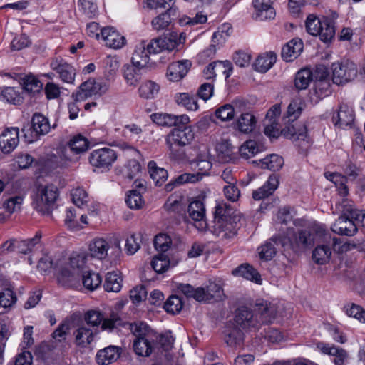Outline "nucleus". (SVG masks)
Returning a JSON list of instances; mask_svg holds the SVG:
<instances>
[{"label":"nucleus","instance_id":"18","mask_svg":"<svg viewBox=\"0 0 365 365\" xmlns=\"http://www.w3.org/2000/svg\"><path fill=\"white\" fill-rule=\"evenodd\" d=\"M110 247L109 242L103 237H95L88 245V255L91 257L103 260L108 256Z\"/></svg>","mask_w":365,"mask_h":365},{"label":"nucleus","instance_id":"29","mask_svg":"<svg viewBox=\"0 0 365 365\" xmlns=\"http://www.w3.org/2000/svg\"><path fill=\"white\" fill-rule=\"evenodd\" d=\"M175 14V9L172 7L168 9L165 12L159 14L152 20L151 25L153 29L158 31L168 29L172 22L171 16Z\"/></svg>","mask_w":365,"mask_h":365},{"label":"nucleus","instance_id":"50","mask_svg":"<svg viewBox=\"0 0 365 365\" xmlns=\"http://www.w3.org/2000/svg\"><path fill=\"white\" fill-rule=\"evenodd\" d=\"M19 89L21 88L16 89L14 87H6L1 91V96L10 103L14 105L19 104L23 99Z\"/></svg>","mask_w":365,"mask_h":365},{"label":"nucleus","instance_id":"64","mask_svg":"<svg viewBox=\"0 0 365 365\" xmlns=\"http://www.w3.org/2000/svg\"><path fill=\"white\" fill-rule=\"evenodd\" d=\"M16 302L15 293L9 288L0 292V305L4 308L11 307Z\"/></svg>","mask_w":365,"mask_h":365},{"label":"nucleus","instance_id":"40","mask_svg":"<svg viewBox=\"0 0 365 365\" xmlns=\"http://www.w3.org/2000/svg\"><path fill=\"white\" fill-rule=\"evenodd\" d=\"M122 278L116 272L107 273L104 282V289L106 292H118L122 287Z\"/></svg>","mask_w":365,"mask_h":365},{"label":"nucleus","instance_id":"6","mask_svg":"<svg viewBox=\"0 0 365 365\" xmlns=\"http://www.w3.org/2000/svg\"><path fill=\"white\" fill-rule=\"evenodd\" d=\"M346 206H351V203L347 200H344L341 203V215L331 225V230L340 235L353 236L357 232L358 229L350 213H346Z\"/></svg>","mask_w":365,"mask_h":365},{"label":"nucleus","instance_id":"32","mask_svg":"<svg viewBox=\"0 0 365 365\" xmlns=\"http://www.w3.org/2000/svg\"><path fill=\"white\" fill-rule=\"evenodd\" d=\"M79 277V273L72 271L65 266L58 276V281L63 287L69 288L75 287L78 284Z\"/></svg>","mask_w":365,"mask_h":365},{"label":"nucleus","instance_id":"26","mask_svg":"<svg viewBox=\"0 0 365 365\" xmlns=\"http://www.w3.org/2000/svg\"><path fill=\"white\" fill-rule=\"evenodd\" d=\"M280 238H282V235L274 237L269 241L265 242L264 244L258 248L260 259L268 261L275 256L277 253L276 246L281 245Z\"/></svg>","mask_w":365,"mask_h":365},{"label":"nucleus","instance_id":"39","mask_svg":"<svg viewBox=\"0 0 365 365\" xmlns=\"http://www.w3.org/2000/svg\"><path fill=\"white\" fill-rule=\"evenodd\" d=\"M151 178L156 185L160 186L168 178V172L163 168H159L155 161H150L148 165Z\"/></svg>","mask_w":365,"mask_h":365},{"label":"nucleus","instance_id":"41","mask_svg":"<svg viewBox=\"0 0 365 365\" xmlns=\"http://www.w3.org/2000/svg\"><path fill=\"white\" fill-rule=\"evenodd\" d=\"M217 158L223 163L230 162L232 159L233 148L228 140H222L216 147Z\"/></svg>","mask_w":365,"mask_h":365},{"label":"nucleus","instance_id":"35","mask_svg":"<svg viewBox=\"0 0 365 365\" xmlns=\"http://www.w3.org/2000/svg\"><path fill=\"white\" fill-rule=\"evenodd\" d=\"M130 329L135 336V339H154L156 337L150 328L143 322H138L133 324H130Z\"/></svg>","mask_w":365,"mask_h":365},{"label":"nucleus","instance_id":"38","mask_svg":"<svg viewBox=\"0 0 365 365\" xmlns=\"http://www.w3.org/2000/svg\"><path fill=\"white\" fill-rule=\"evenodd\" d=\"M257 164L261 168L277 171L282 168L284 165V159L278 155L272 154L264 159L260 160Z\"/></svg>","mask_w":365,"mask_h":365},{"label":"nucleus","instance_id":"15","mask_svg":"<svg viewBox=\"0 0 365 365\" xmlns=\"http://www.w3.org/2000/svg\"><path fill=\"white\" fill-rule=\"evenodd\" d=\"M279 185V175L273 173L269 175L265 183L256 190L252 192V198L255 200H260L272 195Z\"/></svg>","mask_w":365,"mask_h":365},{"label":"nucleus","instance_id":"31","mask_svg":"<svg viewBox=\"0 0 365 365\" xmlns=\"http://www.w3.org/2000/svg\"><path fill=\"white\" fill-rule=\"evenodd\" d=\"M133 350L140 356H149L155 347V339H143L133 340Z\"/></svg>","mask_w":365,"mask_h":365},{"label":"nucleus","instance_id":"51","mask_svg":"<svg viewBox=\"0 0 365 365\" xmlns=\"http://www.w3.org/2000/svg\"><path fill=\"white\" fill-rule=\"evenodd\" d=\"M68 145L71 151L76 154H78L84 153L85 151L87 150L89 145V142L86 138H84L81 135H78L76 136H74L69 141Z\"/></svg>","mask_w":365,"mask_h":365},{"label":"nucleus","instance_id":"56","mask_svg":"<svg viewBox=\"0 0 365 365\" xmlns=\"http://www.w3.org/2000/svg\"><path fill=\"white\" fill-rule=\"evenodd\" d=\"M140 170L141 166L139 162L135 159H131L129 160L125 165L123 175L129 180H133L138 176Z\"/></svg>","mask_w":365,"mask_h":365},{"label":"nucleus","instance_id":"43","mask_svg":"<svg viewBox=\"0 0 365 365\" xmlns=\"http://www.w3.org/2000/svg\"><path fill=\"white\" fill-rule=\"evenodd\" d=\"M160 86L153 81H146L143 83L138 88L139 95L141 98L151 99L158 93Z\"/></svg>","mask_w":365,"mask_h":365},{"label":"nucleus","instance_id":"1","mask_svg":"<svg viewBox=\"0 0 365 365\" xmlns=\"http://www.w3.org/2000/svg\"><path fill=\"white\" fill-rule=\"evenodd\" d=\"M240 217L235 214L226 203L216 206L212 226V232L222 238H231L237 233V223Z\"/></svg>","mask_w":365,"mask_h":365},{"label":"nucleus","instance_id":"52","mask_svg":"<svg viewBox=\"0 0 365 365\" xmlns=\"http://www.w3.org/2000/svg\"><path fill=\"white\" fill-rule=\"evenodd\" d=\"M324 24V17L319 19L313 14H310L307 16L306 20V29L309 34L312 36H317L320 32V29L322 28Z\"/></svg>","mask_w":365,"mask_h":365},{"label":"nucleus","instance_id":"16","mask_svg":"<svg viewBox=\"0 0 365 365\" xmlns=\"http://www.w3.org/2000/svg\"><path fill=\"white\" fill-rule=\"evenodd\" d=\"M354 110L346 103H341L339 106L337 113L333 115L334 125L341 128L351 126L354 123Z\"/></svg>","mask_w":365,"mask_h":365},{"label":"nucleus","instance_id":"27","mask_svg":"<svg viewBox=\"0 0 365 365\" xmlns=\"http://www.w3.org/2000/svg\"><path fill=\"white\" fill-rule=\"evenodd\" d=\"M232 66L230 62L215 61L210 63L204 70V74L207 79L212 78L217 75V73H223L226 77H229L232 71Z\"/></svg>","mask_w":365,"mask_h":365},{"label":"nucleus","instance_id":"42","mask_svg":"<svg viewBox=\"0 0 365 365\" xmlns=\"http://www.w3.org/2000/svg\"><path fill=\"white\" fill-rule=\"evenodd\" d=\"M256 124L255 117L250 113H242L237 120V128L239 130L244 133L252 132Z\"/></svg>","mask_w":365,"mask_h":365},{"label":"nucleus","instance_id":"55","mask_svg":"<svg viewBox=\"0 0 365 365\" xmlns=\"http://www.w3.org/2000/svg\"><path fill=\"white\" fill-rule=\"evenodd\" d=\"M125 202L130 209L138 210L143 207L144 200L140 191L133 190L129 192Z\"/></svg>","mask_w":365,"mask_h":365},{"label":"nucleus","instance_id":"58","mask_svg":"<svg viewBox=\"0 0 365 365\" xmlns=\"http://www.w3.org/2000/svg\"><path fill=\"white\" fill-rule=\"evenodd\" d=\"M178 289L187 297H193L197 302L202 299L200 297L201 294L203 293L202 287L194 289V287L189 284H180L178 286Z\"/></svg>","mask_w":365,"mask_h":365},{"label":"nucleus","instance_id":"21","mask_svg":"<svg viewBox=\"0 0 365 365\" xmlns=\"http://www.w3.org/2000/svg\"><path fill=\"white\" fill-rule=\"evenodd\" d=\"M275 0H253L252 4L256 11V18L260 20L273 19L275 16L272 4Z\"/></svg>","mask_w":365,"mask_h":365},{"label":"nucleus","instance_id":"24","mask_svg":"<svg viewBox=\"0 0 365 365\" xmlns=\"http://www.w3.org/2000/svg\"><path fill=\"white\" fill-rule=\"evenodd\" d=\"M68 161H71V159L68 156L67 150L63 149L58 155L55 154L47 155L44 160V165L48 169L55 170L67 167Z\"/></svg>","mask_w":365,"mask_h":365},{"label":"nucleus","instance_id":"14","mask_svg":"<svg viewBox=\"0 0 365 365\" xmlns=\"http://www.w3.org/2000/svg\"><path fill=\"white\" fill-rule=\"evenodd\" d=\"M19 134L18 128H7L0 135V149L4 153H10L17 146Z\"/></svg>","mask_w":365,"mask_h":365},{"label":"nucleus","instance_id":"49","mask_svg":"<svg viewBox=\"0 0 365 365\" xmlns=\"http://www.w3.org/2000/svg\"><path fill=\"white\" fill-rule=\"evenodd\" d=\"M184 197L181 195L174 193L169 196L165 203L164 208L168 212H180L183 209Z\"/></svg>","mask_w":365,"mask_h":365},{"label":"nucleus","instance_id":"4","mask_svg":"<svg viewBox=\"0 0 365 365\" xmlns=\"http://www.w3.org/2000/svg\"><path fill=\"white\" fill-rule=\"evenodd\" d=\"M51 130L48 119L40 113L34 114L31 125H27L21 129L25 140L29 143L37 140L38 136L47 134Z\"/></svg>","mask_w":365,"mask_h":365},{"label":"nucleus","instance_id":"36","mask_svg":"<svg viewBox=\"0 0 365 365\" xmlns=\"http://www.w3.org/2000/svg\"><path fill=\"white\" fill-rule=\"evenodd\" d=\"M74 336L76 344L78 346L85 347L93 341V331L82 324L75 331Z\"/></svg>","mask_w":365,"mask_h":365},{"label":"nucleus","instance_id":"12","mask_svg":"<svg viewBox=\"0 0 365 365\" xmlns=\"http://www.w3.org/2000/svg\"><path fill=\"white\" fill-rule=\"evenodd\" d=\"M224 340L232 348H241L244 344L245 334L235 323L229 322L224 331Z\"/></svg>","mask_w":365,"mask_h":365},{"label":"nucleus","instance_id":"28","mask_svg":"<svg viewBox=\"0 0 365 365\" xmlns=\"http://www.w3.org/2000/svg\"><path fill=\"white\" fill-rule=\"evenodd\" d=\"M150 53L145 46V41L140 42L134 50L131 62L140 68H145L150 61Z\"/></svg>","mask_w":365,"mask_h":365},{"label":"nucleus","instance_id":"60","mask_svg":"<svg viewBox=\"0 0 365 365\" xmlns=\"http://www.w3.org/2000/svg\"><path fill=\"white\" fill-rule=\"evenodd\" d=\"M215 115L222 121H228L233 119L235 110L232 105L225 104L215 110Z\"/></svg>","mask_w":365,"mask_h":365},{"label":"nucleus","instance_id":"57","mask_svg":"<svg viewBox=\"0 0 365 365\" xmlns=\"http://www.w3.org/2000/svg\"><path fill=\"white\" fill-rule=\"evenodd\" d=\"M43 88L42 83L34 76H26L24 79V88L30 93H38Z\"/></svg>","mask_w":365,"mask_h":365},{"label":"nucleus","instance_id":"13","mask_svg":"<svg viewBox=\"0 0 365 365\" xmlns=\"http://www.w3.org/2000/svg\"><path fill=\"white\" fill-rule=\"evenodd\" d=\"M254 312L259 317L261 325L272 323L274 320L277 313L275 306L264 300L257 301Z\"/></svg>","mask_w":365,"mask_h":365},{"label":"nucleus","instance_id":"44","mask_svg":"<svg viewBox=\"0 0 365 365\" xmlns=\"http://www.w3.org/2000/svg\"><path fill=\"white\" fill-rule=\"evenodd\" d=\"M175 101L188 110H197L199 108L196 97L187 93L178 94L175 96Z\"/></svg>","mask_w":365,"mask_h":365},{"label":"nucleus","instance_id":"46","mask_svg":"<svg viewBox=\"0 0 365 365\" xmlns=\"http://www.w3.org/2000/svg\"><path fill=\"white\" fill-rule=\"evenodd\" d=\"M102 282V277L98 273L86 272L82 275V283L90 291L97 289Z\"/></svg>","mask_w":365,"mask_h":365},{"label":"nucleus","instance_id":"33","mask_svg":"<svg viewBox=\"0 0 365 365\" xmlns=\"http://www.w3.org/2000/svg\"><path fill=\"white\" fill-rule=\"evenodd\" d=\"M52 68L56 70L61 80L66 83H72L74 80L75 69L67 63L53 61L51 64Z\"/></svg>","mask_w":365,"mask_h":365},{"label":"nucleus","instance_id":"11","mask_svg":"<svg viewBox=\"0 0 365 365\" xmlns=\"http://www.w3.org/2000/svg\"><path fill=\"white\" fill-rule=\"evenodd\" d=\"M235 323L244 329L255 330L261 327V322L255 312L245 307L237 309Z\"/></svg>","mask_w":365,"mask_h":365},{"label":"nucleus","instance_id":"59","mask_svg":"<svg viewBox=\"0 0 365 365\" xmlns=\"http://www.w3.org/2000/svg\"><path fill=\"white\" fill-rule=\"evenodd\" d=\"M259 151L257 142L249 140L245 142L240 148V155L246 159L254 156Z\"/></svg>","mask_w":365,"mask_h":365},{"label":"nucleus","instance_id":"45","mask_svg":"<svg viewBox=\"0 0 365 365\" xmlns=\"http://www.w3.org/2000/svg\"><path fill=\"white\" fill-rule=\"evenodd\" d=\"M312 80V73L311 70L309 68H302L299 70L295 76V87L298 90L306 89L309 86Z\"/></svg>","mask_w":365,"mask_h":365},{"label":"nucleus","instance_id":"63","mask_svg":"<svg viewBox=\"0 0 365 365\" xmlns=\"http://www.w3.org/2000/svg\"><path fill=\"white\" fill-rule=\"evenodd\" d=\"M171 243L170 236L166 234L160 233L156 235L154 240L155 249L161 253H165L170 247Z\"/></svg>","mask_w":365,"mask_h":365},{"label":"nucleus","instance_id":"25","mask_svg":"<svg viewBox=\"0 0 365 365\" xmlns=\"http://www.w3.org/2000/svg\"><path fill=\"white\" fill-rule=\"evenodd\" d=\"M303 42L299 38H294L289 41L282 50V58L289 62L292 61L303 51Z\"/></svg>","mask_w":365,"mask_h":365},{"label":"nucleus","instance_id":"3","mask_svg":"<svg viewBox=\"0 0 365 365\" xmlns=\"http://www.w3.org/2000/svg\"><path fill=\"white\" fill-rule=\"evenodd\" d=\"M280 238L282 247H290L294 250L306 249L314 245L315 239L313 235L307 230L294 232L292 229H288L286 235Z\"/></svg>","mask_w":365,"mask_h":365},{"label":"nucleus","instance_id":"10","mask_svg":"<svg viewBox=\"0 0 365 365\" xmlns=\"http://www.w3.org/2000/svg\"><path fill=\"white\" fill-rule=\"evenodd\" d=\"M285 126L280 130V135H283L287 139H290L294 142L301 140L303 145L309 146L311 140L307 134V128L304 124H294V122L284 120Z\"/></svg>","mask_w":365,"mask_h":365},{"label":"nucleus","instance_id":"20","mask_svg":"<svg viewBox=\"0 0 365 365\" xmlns=\"http://www.w3.org/2000/svg\"><path fill=\"white\" fill-rule=\"evenodd\" d=\"M121 349L117 346H108L99 350L96 356L99 365H108L115 361L120 355Z\"/></svg>","mask_w":365,"mask_h":365},{"label":"nucleus","instance_id":"54","mask_svg":"<svg viewBox=\"0 0 365 365\" xmlns=\"http://www.w3.org/2000/svg\"><path fill=\"white\" fill-rule=\"evenodd\" d=\"M183 303L180 297L176 295L170 296L164 304V309L168 313L178 314L182 309Z\"/></svg>","mask_w":365,"mask_h":365},{"label":"nucleus","instance_id":"53","mask_svg":"<svg viewBox=\"0 0 365 365\" xmlns=\"http://www.w3.org/2000/svg\"><path fill=\"white\" fill-rule=\"evenodd\" d=\"M169 265L170 260L165 253H160L156 255L151 262V266L157 273L165 272L169 267Z\"/></svg>","mask_w":365,"mask_h":365},{"label":"nucleus","instance_id":"5","mask_svg":"<svg viewBox=\"0 0 365 365\" xmlns=\"http://www.w3.org/2000/svg\"><path fill=\"white\" fill-rule=\"evenodd\" d=\"M331 69L333 82L337 85L354 80L358 73L356 65L349 60L332 63Z\"/></svg>","mask_w":365,"mask_h":365},{"label":"nucleus","instance_id":"8","mask_svg":"<svg viewBox=\"0 0 365 365\" xmlns=\"http://www.w3.org/2000/svg\"><path fill=\"white\" fill-rule=\"evenodd\" d=\"M108 84L103 81L90 78L79 86L78 90L73 96L77 101H82L93 96H101L108 89Z\"/></svg>","mask_w":365,"mask_h":365},{"label":"nucleus","instance_id":"9","mask_svg":"<svg viewBox=\"0 0 365 365\" xmlns=\"http://www.w3.org/2000/svg\"><path fill=\"white\" fill-rule=\"evenodd\" d=\"M116 152L110 148L93 150L89 155L90 163L96 168L109 169L117 160Z\"/></svg>","mask_w":365,"mask_h":365},{"label":"nucleus","instance_id":"19","mask_svg":"<svg viewBox=\"0 0 365 365\" xmlns=\"http://www.w3.org/2000/svg\"><path fill=\"white\" fill-rule=\"evenodd\" d=\"M101 35L107 46L118 49L125 44V38L113 28L107 27L101 30Z\"/></svg>","mask_w":365,"mask_h":365},{"label":"nucleus","instance_id":"47","mask_svg":"<svg viewBox=\"0 0 365 365\" xmlns=\"http://www.w3.org/2000/svg\"><path fill=\"white\" fill-rule=\"evenodd\" d=\"M318 35L322 41L325 43L331 41L335 35L334 21L327 17H324V24Z\"/></svg>","mask_w":365,"mask_h":365},{"label":"nucleus","instance_id":"37","mask_svg":"<svg viewBox=\"0 0 365 365\" xmlns=\"http://www.w3.org/2000/svg\"><path fill=\"white\" fill-rule=\"evenodd\" d=\"M276 60L277 56L274 53L260 55L255 63V70L261 73H265L272 67Z\"/></svg>","mask_w":365,"mask_h":365},{"label":"nucleus","instance_id":"34","mask_svg":"<svg viewBox=\"0 0 365 365\" xmlns=\"http://www.w3.org/2000/svg\"><path fill=\"white\" fill-rule=\"evenodd\" d=\"M234 275H239L244 278L261 284L262 279L259 272L248 264H241L232 271Z\"/></svg>","mask_w":365,"mask_h":365},{"label":"nucleus","instance_id":"62","mask_svg":"<svg viewBox=\"0 0 365 365\" xmlns=\"http://www.w3.org/2000/svg\"><path fill=\"white\" fill-rule=\"evenodd\" d=\"M73 202L81 207L86 205L89 201V197L85 190L81 187L73 189L71 192Z\"/></svg>","mask_w":365,"mask_h":365},{"label":"nucleus","instance_id":"17","mask_svg":"<svg viewBox=\"0 0 365 365\" xmlns=\"http://www.w3.org/2000/svg\"><path fill=\"white\" fill-rule=\"evenodd\" d=\"M191 65L188 60L173 62L167 68V77L171 81H179L187 75Z\"/></svg>","mask_w":365,"mask_h":365},{"label":"nucleus","instance_id":"23","mask_svg":"<svg viewBox=\"0 0 365 365\" xmlns=\"http://www.w3.org/2000/svg\"><path fill=\"white\" fill-rule=\"evenodd\" d=\"M189 216L196 222H199L200 229L205 227L206 223L203 221L205 215V208L202 200L197 198L192 200L187 209Z\"/></svg>","mask_w":365,"mask_h":365},{"label":"nucleus","instance_id":"2","mask_svg":"<svg viewBox=\"0 0 365 365\" xmlns=\"http://www.w3.org/2000/svg\"><path fill=\"white\" fill-rule=\"evenodd\" d=\"M58 197V190L54 185H41L38 187L34 202L35 209L43 215L50 214Z\"/></svg>","mask_w":365,"mask_h":365},{"label":"nucleus","instance_id":"48","mask_svg":"<svg viewBox=\"0 0 365 365\" xmlns=\"http://www.w3.org/2000/svg\"><path fill=\"white\" fill-rule=\"evenodd\" d=\"M331 252L329 246H317L312 253V259L318 264H324L329 261Z\"/></svg>","mask_w":365,"mask_h":365},{"label":"nucleus","instance_id":"61","mask_svg":"<svg viewBox=\"0 0 365 365\" xmlns=\"http://www.w3.org/2000/svg\"><path fill=\"white\" fill-rule=\"evenodd\" d=\"M40 238L41 235L37 233L34 238L20 242L16 241L17 251L23 254H26L31 252L34 245L39 242Z\"/></svg>","mask_w":365,"mask_h":365},{"label":"nucleus","instance_id":"7","mask_svg":"<svg viewBox=\"0 0 365 365\" xmlns=\"http://www.w3.org/2000/svg\"><path fill=\"white\" fill-rule=\"evenodd\" d=\"M195 138V132L192 127L185 126L183 128H174L166 137V145L170 155H175L174 145L183 147L191 143Z\"/></svg>","mask_w":365,"mask_h":365},{"label":"nucleus","instance_id":"22","mask_svg":"<svg viewBox=\"0 0 365 365\" xmlns=\"http://www.w3.org/2000/svg\"><path fill=\"white\" fill-rule=\"evenodd\" d=\"M202 294H201L202 299H200V302H218L222 300L225 294L222 287L215 283L210 282L205 288L202 287Z\"/></svg>","mask_w":365,"mask_h":365},{"label":"nucleus","instance_id":"30","mask_svg":"<svg viewBox=\"0 0 365 365\" xmlns=\"http://www.w3.org/2000/svg\"><path fill=\"white\" fill-rule=\"evenodd\" d=\"M145 68H140L132 63L125 65L123 68V77L126 83L130 86L135 87L142 78V71Z\"/></svg>","mask_w":365,"mask_h":365}]
</instances>
